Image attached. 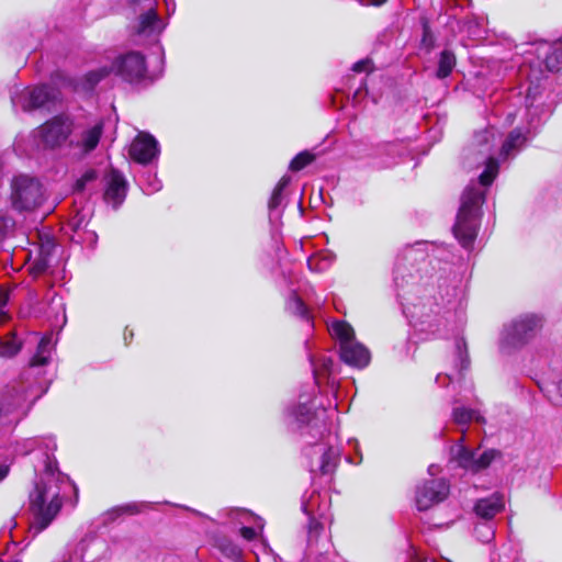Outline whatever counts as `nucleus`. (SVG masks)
I'll return each mask as SVG.
<instances>
[{
	"mask_svg": "<svg viewBox=\"0 0 562 562\" xmlns=\"http://www.w3.org/2000/svg\"><path fill=\"white\" fill-rule=\"evenodd\" d=\"M56 448L53 437L27 438L16 446L18 453L29 454L38 450L44 457V471L30 493V532L33 537L45 530L58 515L63 505L61 493L71 485L69 477L57 468Z\"/></svg>",
	"mask_w": 562,
	"mask_h": 562,
	"instance_id": "f257e3e1",
	"label": "nucleus"
},
{
	"mask_svg": "<svg viewBox=\"0 0 562 562\" xmlns=\"http://www.w3.org/2000/svg\"><path fill=\"white\" fill-rule=\"evenodd\" d=\"M484 200V191L475 183L469 184L462 194L453 233L464 248H470L476 237Z\"/></svg>",
	"mask_w": 562,
	"mask_h": 562,
	"instance_id": "f03ea898",
	"label": "nucleus"
},
{
	"mask_svg": "<svg viewBox=\"0 0 562 562\" xmlns=\"http://www.w3.org/2000/svg\"><path fill=\"white\" fill-rule=\"evenodd\" d=\"M146 71L145 57L140 53L131 52L117 57L110 68L101 67L88 72L85 77V88L93 89L101 79L112 72L125 81L139 82L146 78Z\"/></svg>",
	"mask_w": 562,
	"mask_h": 562,
	"instance_id": "7ed1b4c3",
	"label": "nucleus"
},
{
	"mask_svg": "<svg viewBox=\"0 0 562 562\" xmlns=\"http://www.w3.org/2000/svg\"><path fill=\"white\" fill-rule=\"evenodd\" d=\"M329 331L339 341L342 361L357 368H364L369 364L370 352L355 339L353 328L348 323L333 322Z\"/></svg>",
	"mask_w": 562,
	"mask_h": 562,
	"instance_id": "20e7f679",
	"label": "nucleus"
},
{
	"mask_svg": "<svg viewBox=\"0 0 562 562\" xmlns=\"http://www.w3.org/2000/svg\"><path fill=\"white\" fill-rule=\"evenodd\" d=\"M12 206L19 211H32L44 201V190L35 178L27 176L15 177L11 184Z\"/></svg>",
	"mask_w": 562,
	"mask_h": 562,
	"instance_id": "39448f33",
	"label": "nucleus"
},
{
	"mask_svg": "<svg viewBox=\"0 0 562 562\" xmlns=\"http://www.w3.org/2000/svg\"><path fill=\"white\" fill-rule=\"evenodd\" d=\"M541 327V319L536 315H524L506 326L503 342L509 347H519L529 341Z\"/></svg>",
	"mask_w": 562,
	"mask_h": 562,
	"instance_id": "423d86ee",
	"label": "nucleus"
},
{
	"mask_svg": "<svg viewBox=\"0 0 562 562\" xmlns=\"http://www.w3.org/2000/svg\"><path fill=\"white\" fill-rule=\"evenodd\" d=\"M102 134V122L76 125L70 132L69 146L82 156L88 155L97 148Z\"/></svg>",
	"mask_w": 562,
	"mask_h": 562,
	"instance_id": "0eeeda50",
	"label": "nucleus"
},
{
	"mask_svg": "<svg viewBox=\"0 0 562 562\" xmlns=\"http://www.w3.org/2000/svg\"><path fill=\"white\" fill-rule=\"evenodd\" d=\"M449 493V485L442 479H431L416 490V506L418 510H427L442 502Z\"/></svg>",
	"mask_w": 562,
	"mask_h": 562,
	"instance_id": "6e6552de",
	"label": "nucleus"
},
{
	"mask_svg": "<svg viewBox=\"0 0 562 562\" xmlns=\"http://www.w3.org/2000/svg\"><path fill=\"white\" fill-rule=\"evenodd\" d=\"M70 132V123L60 116H56L43 124L37 130L36 136L41 139L44 147L55 148L67 140Z\"/></svg>",
	"mask_w": 562,
	"mask_h": 562,
	"instance_id": "1a4fd4ad",
	"label": "nucleus"
},
{
	"mask_svg": "<svg viewBox=\"0 0 562 562\" xmlns=\"http://www.w3.org/2000/svg\"><path fill=\"white\" fill-rule=\"evenodd\" d=\"M54 98L53 90L48 86H38L24 89L19 95H12L14 108L21 106L23 111H32L44 106Z\"/></svg>",
	"mask_w": 562,
	"mask_h": 562,
	"instance_id": "9d476101",
	"label": "nucleus"
},
{
	"mask_svg": "<svg viewBox=\"0 0 562 562\" xmlns=\"http://www.w3.org/2000/svg\"><path fill=\"white\" fill-rule=\"evenodd\" d=\"M306 453L312 457L311 471H319L322 474L333 472L339 458L338 450L325 443H315Z\"/></svg>",
	"mask_w": 562,
	"mask_h": 562,
	"instance_id": "9b49d317",
	"label": "nucleus"
},
{
	"mask_svg": "<svg viewBox=\"0 0 562 562\" xmlns=\"http://www.w3.org/2000/svg\"><path fill=\"white\" fill-rule=\"evenodd\" d=\"M130 155L139 164H149L159 155L158 142L150 134L139 133L131 144Z\"/></svg>",
	"mask_w": 562,
	"mask_h": 562,
	"instance_id": "f8f14e48",
	"label": "nucleus"
},
{
	"mask_svg": "<svg viewBox=\"0 0 562 562\" xmlns=\"http://www.w3.org/2000/svg\"><path fill=\"white\" fill-rule=\"evenodd\" d=\"M127 183L121 172L111 169L105 176L104 200L114 209H117L126 196Z\"/></svg>",
	"mask_w": 562,
	"mask_h": 562,
	"instance_id": "ddd939ff",
	"label": "nucleus"
},
{
	"mask_svg": "<svg viewBox=\"0 0 562 562\" xmlns=\"http://www.w3.org/2000/svg\"><path fill=\"white\" fill-rule=\"evenodd\" d=\"M495 457V452L493 450L484 451L480 456H476V452L465 448L464 446H460L457 452V461L458 464L469 471L479 472L485 468H487L492 460Z\"/></svg>",
	"mask_w": 562,
	"mask_h": 562,
	"instance_id": "4468645a",
	"label": "nucleus"
},
{
	"mask_svg": "<svg viewBox=\"0 0 562 562\" xmlns=\"http://www.w3.org/2000/svg\"><path fill=\"white\" fill-rule=\"evenodd\" d=\"M165 27L162 20L157 15L156 11L150 8L138 18L135 31L138 35L149 37L158 35Z\"/></svg>",
	"mask_w": 562,
	"mask_h": 562,
	"instance_id": "2eb2a0df",
	"label": "nucleus"
},
{
	"mask_svg": "<svg viewBox=\"0 0 562 562\" xmlns=\"http://www.w3.org/2000/svg\"><path fill=\"white\" fill-rule=\"evenodd\" d=\"M504 508V498L501 494H493L491 497L476 502L474 510L483 519L490 520Z\"/></svg>",
	"mask_w": 562,
	"mask_h": 562,
	"instance_id": "dca6fc26",
	"label": "nucleus"
},
{
	"mask_svg": "<svg viewBox=\"0 0 562 562\" xmlns=\"http://www.w3.org/2000/svg\"><path fill=\"white\" fill-rule=\"evenodd\" d=\"M526 143L527 135L522 133L521 130L516 128L512 131L502 146L501 157L503 159L514 157L518 151L521 150Z\"/></svg>",
	"mask_w": 562,
	"mask_h": 562,
	"instance_id": "f3484780",
	"label": "nucleus"
},
{
	"mask_svg": "<svg viewBox=\"0 0 562 562\" xmlns=\"http://www.w3.org/2000/svg\"><path fill=\"white\" fill-rule=\"evenodd\" d=\"M293 422L301 428L303 425L311 426L312 428L317 427V420L319 419L317 413H312L311 408L306 404L300 405L297 408L290 413Z\"/></svg>",
	"mask_w": 562,
	"mask_h": 562,
	"instance_id": "a211bd4d",
	"label": "nucleus"
},
{
	"mask_svg": "<svg viewBox=\"0 0 562 562\" xmlns=\"http://www.w3.org/2000/svg\"><path fill=\"white\" fill-rule=\"evenodd\" d=\"M286 308L290 313L301 317L303 321H305L308 326L313 325V317L307 308V306L304 304V302L297 296L295 292L291 295L286 303Z\"/></svg>",
	"mask_w": 562,
	"mask_h": 562,
	"instance_id": "6ab92c4d",
	"label": "nucleus"
},
{
	"mask_svg": "<svg viewBox=\"0 0 562 562\" xmlns=\"http://www.w3.org/2000/svg\"><path fill=\"white\" fill-rule=\"evenodd\" d=\"M52 352V337L45 336L41 339L36 353L31 359V367L45 366L50 357Z\"/></svg>",
	"mask_w": 562,
	"mask_h": 562,
	"instance_id": "aec40b11",
	"label": "nucleus"
},
{
	"mask_svg": "<svg viewBox=\"0 0 562 562\" xmlns=\"http://www.w3.org/2000/svg\"><path fill=\"white\" fill-rule=\"evenodd\" d=\"M456 67V56L450 50H443L440 54L439 63H438V69H437V77L440 79H443L448 77L453 68Z\"/></svg>",
	"mask_w": 562,
	"mask_h": 562,
	"instance_id": "412c9836",
	"label": "nucleus"
},
{
	"mask_svg": "<svg viewBox=\"0 0 562 562\" xmlns=\"http://www.w3.org/2000/svg\"><path fill=\"white\" fill-rule=\"evenodd\" d=\"M497 173H498L497 160L492 156L487 157V159L485 160V169L480 175V184L483 187L490 186L493 182V180L495 179V177L497 176Z\"/></svg>",
	"mask_w": 562,
	"mask_h": 562,
	"instance_id": "4be33fe9",
	"label": "nucleus"
},
{
	"mask_svg": "<svg viewBox=\"0 0 562 562\" xmlns=\"http://www.w3.org/2000/svg\"><path fill=\"white\" fill-rule=\"evenodd\" d=\"M453 420L456 424L463 426L470 423L471 420H476L479 423L483 422V417L473 409H468L465 407H457L453 409Z\"/></svg>",
	"mask_w": 562,
	"mask_h": 562,
	"instance_id": "5701e85b",
	"label": "nucleus"
},
{
	"mask_svg": "<svg viewBox=\"0 0 562 562\" xmlns=\"http://www.w3.org/2000/svg\"><path fill=\"white\" fill-rule=\"evenodd\" d=\"M21 348V344L15 339L14 336H9L5 339L0 337V356L12 357Z\"/></svg>",
	"mask_w": 562,
	"mask_h": 562,
	"instance_id": "b1692460",
	"label": "nucleus"
},
{
	"mask_svg": "<svg viewBox=\"0 0 562 562\" xmlns=\"http://www.w3.org/2000/svg\"><path fill=\"white\" fill-rule=\"evenodd\" d=\"M313 158V155L307 151L300 153L292 159L290 169L293 171H299L312 162Z\"/></svg>",
	"mask_w": 562,
	"mask_h": 562,
	"instance_id": "393cba45",
	"label": "nucleus"
},
{
	"mask_svg": "<svg viewBox=\"0 0 562 562\" xmlns=\"http://www.w3.org/2000/svg\"><path fill=\"white\" fill-rule=\"evenodd\" d=\"M323 526L315 518H311L308 522V547L313 548L317 543Z\"/></svg>",
	"mask_w": 562,
	"mask_h": 562,
	"instance_id": "a878e982",
	"label": "nucleus"
},
{
	"mask_svg": "<svg viewBox=\"0 0 562 562\" xmlns=\"http://www.w3.org/2000/svg\"><path fill=\"white\" fill-rule=\"evenodd\" d=\"M319 361L321 363H316L313 359H311L315 380H318L319 375L329 373L333 366V361L329 358L323 357Z\"/></svg>",
	"mask_w": 562,
	"mask_h": 562,
	"instance_id": "bb28decb",
	"label": "nucleus"
},
{
	"mask_svg": "<svg viewBox=\"0 0 562 562\" xmlns=\"http://www.w3.org/2000/svg\"><path fill=\"white\" fill-rule=\"evenodd\" d=\"M475 533L482 542H488L494 537V529L490 522L477 524L475 526Z\"/></svg>",
	"mask_w": 562,
	"mask_h": 562,
	"instance_id": "cd10ccee",
	"label": "nucleus"
},
{
	"mask_svg": "<svg viewBox=\"0 0 562 562\" xmlns=\"http://www.w3.org/2000/svg\"><path fill=\"white\" fill-rule=\"evenodd\" d=\"M98 178V173L95 170L90 169L87 170L77 181L75 184V190L82 191L86 189V187L90 183L95 181Z\"/></svg>",
	"mask_w": 562,
	"mask_h": 562,
	"instance_id": "c85d7f7f",
	"label": "nucleus"
},
{
	"mask_svg": "<svg viewBox=\"0 0 562 562\" xmlns=\"http://www.w3.org/2000/svg\"><path fill=\"white\" fill-rule=\"evenodd\" d=\"M142 189L147 194H153L161 189V182L156 178L148 176L147 181H142Z\"/></svg>",
	"mask_w": 562,
	"mask_h": 562,
	"instance_id": "c756f323",
	"label": "nucleus"
},
{
	"mask_svg": "<svg viewBox=\"0 0 562 562\" xmlns=\"http://www.w3.org/2000/svg\"><path fill=\"white\" fill-rule=\"evenodd\" d=\"M239 515L241 517V521L243 522L255 524L258 527V529L260 531H262V529H263V520L260 517L255 516V515H252L251 513H249L247 510H240Z\"/></svg>",
	"mask_w": 562,
	"mask_h": 562,
	"instance_id": "7c9ffc66",
	"label": "nucleus"
},
{
	"mask_svg": "<svg viewBox=\"0 0 562 562\" xmlns=\"http://www.w3.org/2000/svg\"><path fill=\"white\" fill-rule=\"evenodd\" d=\"M9 300L8 291L0 289V324L3 323L8 318V314L4 311V306L7 305Z\"/></svg>",
	"mask_w": 562,
	"mask_h": 562,
	"instance_id": "2f4dec72",
	"label": "nucleus"
},
{
	"mask_svg": "<svg viewBox=\"0 0 562 562\" xmlns=\"http://www.w3.org/2000/svg\"><path fill=\"white\" fill-rule=\"evenodd\" d=\"M307 265L312 271H322L329 265V261L318 260L316 257H312L307 260Z\"/></svg>",
	"mask_w": 562,
	"mask_h": 562,
	"instance_id": "473e14b6",
	"label": "nucleus"
},
{
	"mask_svg": "<svg viewBox=\"0 0 562 562\" xmlns=\"http://www.w3.org/2000/svg\"><path fill=\"white\" fill-rule=\"evenodd\" d=\"M14 222L8 216L0 215V239L12 228Z\"/></svg>",
	"mask_w": 562,
	"mask_h": 562,
	"instance_id": "72a5a7b5",
	"label": "nucleus"
},
{
	"mask_svg": "<svg viewBox=\"0 0 562 562\" xmlns=\"http://www.w3.org/2000/svg\"><path fill=\"white\" fill-rule=\"evenodd\" d=\"M456 347L460 357L461 369H465L468 367V357L465 352H463V348H465V342L462 339H460L457 341Z\"/></svg>",
	"mask_w": 562,
	"mask_h": 562,
	"instance_id": "f704fd0d",
	"label": "nucleus"
},
{
	"mask_svg": "<svg viewBox=\"0 0 562 562\" xmlns=\"http://www.w3.org/2000/svg\"><path fill=\"white\" fill-rule=\"evenodd\" d=\"M282 202V191L280 189H274L272 195L269 200V209L276 210Z\"/></svg>",
	"mask_w": 562,
	"mask_h": 562,
	"instance_id": "c9c22d12",
	"label": "nucleus"
},
{
	"mask_svg": "<svg viewBox=\"0 0 562 562\" xmlns=\"http://www.w3.org/2000/svg\"><path fill=\"white\" fill-rule=\"evenodd\" d=\"M86 216L81 213H77L69 222V225L74 231L80 229L82 226L86 225Z\"/></svg>",
	"mask_w": 562,
	"mask_h": 562,
	"instance_id": "e433bc0d",
	"label": "nucleus"
},
{
	"mask_svg": "<svg viewBox=\"0 0 562 562\" xmlns=\"http://www.w3.org/2000/svg\"><path fill=\"white\" fill-rule=\"evenodd\" d=\"M370 69H371V60L370 59L359 60L352 67V70L356 72L369 71Z\"/></svg>",
	"mask_w": 562,
	"mask_h": 562,
	"instance_id": "4c0bfd02",
	"label": "nucleus"
},
{
	"mask_svg": "<svg viewBox=\"0 0 562 562\" xmlns=\"http://www.w3.org/2000/svg\"><path fill=\"white\" fill-rule=\"evenodd\" d=\"M493 136H494V134H493L492 130H485L475 135V142L481 145L483 143L488 142V139Z\"/></svg>",
	"mask_w": 562,
	"mask_h": 562,
	"instance_id": "58836bf2",
	"label": "nucleus"
},
{
	"mask_svg": "<svg viewBox=\"0 0 562 562\" xmlns=\"http://www.w3.org/2000/svg\"><path fill=\"white\" fill-rule=\"evenodd\" d=\"M240 535L246 540H252L257 537V531L252 527H241Z\"/></svg>",
	"mask_w": 562,
	"mask_h": 562,
	"instance_id": "ea45409f",
	"label": "nucleus"
},
{
	"mask_svg": "<svg viewBox=\"0 0 562 562\" xmlns=\"http://www.w3.org/2000/svg\"><path fill=\"white\" fill-rule=\"evenodd\" d=\"M357 1L360 2L362 5L380 7V5L384 4L387 0H357Z\"/></svg>",
	"mask_w": 562,
	"mask_h": 562,
	"instance_id": "a19ab883",
	"label": "nucleus"
},
{
	"mask_svg": "<svg viewBox=\"0 0 562 562\" xmlns=\"http://www.w3.org/2000/svg\"><path fill=\"white\" fill-rule=\"evenodd\" d=\"M289 183H290V178L284 176L280 179V181L278 182V184L274 189H280V191L283 192V190L289 186Z\"/></svg>",
	"mask_w": 562,
	"mask_h": 562,
	"instance_id": "79ce46f5",
	"label": "nucleus"
},
{
	"mask_svg": "<svg viewBox=\"0 0 562 562\" xmlns=\"http://www.w3.org/2000/svg\"><path fill=\"white\" fill-rule=\"evenodd\" d=\"M240 550L236 546H229L227 548V555L237 558L239 557Z\"/></svg>",
	"mask_w": 562,
	"mask_h": 562,
	"instance_id": "37998d69",
	"label": "nucleus"
},
{
	"mask_svg": "<svg viewBox=\"0 0 562 562\" xmlns=\"http://www.w3.org/2000/svg\"><path fill=\"white\" fill-rule=\"evenodd\" d=\"M9 473V467L0 464V481H2Z\"/></svg>",
	"mask_w": 562,
	"mask_h": 562,
	"instance_id": "c03bdc74",
	"label": "nucleus"
},
{
	"mask_svg": "<svg viewBox=\"0 0 562 562\" xmlns=\"http://www.w3.org/2000/svg\"><path fill=\"white\" fill-rule=\"evenodd\" d=\"M26 401H27L26 394L19 396V398L14 403V407H21L23 405V403H25Z\"/></svg>",
	"mask_w": 562,
	"mask_h": 562,
	"instance_id": "a18cd8bd",
	"label": "nucleus"
},
{
	"mask_svg": "<svg viewBox=\"0 0 562 562\" xmlns=\"http://www.w3.org/2000/svg\"><path fill=\"white\" fill-rule=\"evenodd\" d=\"M400 269L396 268L395 269V272H394V282L396 284V286H402L403 285V282H400Z\"/></svg>",
	"mask_w": 562,
	"mask_h": 562,
	"instance_id": "49530a36",
	"label": "nucleus"
},
{
	"mask_svg": "<svg viewBox=\"0 0 562 562\" xmlns=\"http://www.w3.org/2000/svg\"><path fill=\"white\" fill-rule=\"evenodd\" d=\"M124 508L131 514L138 512L137 505L135 504H128Z\"/></svg>",
	"mask_w": 562,
	"mask_h": 562,
	"instance_id": "de8ad7c7",
	"label": "nucleus"
},
{
	"mask_svg": "<svg viewBox=\"0 0 562 562\" xmlns=\"http://www.w3.org/2000/svg\"><path fill=\"white\" fill-rule=\"evenodd\" d=\"M436 380H437L438 383H445L446 380H449V376L448 375L438 374Z\"/></svg>",
	"mask_w": 562,
	"mask_h": 562,
	"instance_id": "09e8293b",
	"label": "nucleus"
},
{
	"mask_svg": "<svg viewBox=\"0 0 562 562\" xmlns=\"http://www.w3.org/2000/svg\"><path fill=\"white\" fill-rule=\"evenodd\" d=\"M438 471V467L435 465V464H431L429 465L428 468V472L431 474V475H435V473Z\"/></svg>",
	"mask_w": 562,
	"mask_h": 562,
	"instance_id": "8fccbe9b",
	"label": "nucleus"
},
{
	"mask_svg": "<svg viewBox=\"0 0 562 562\" xmlns=\"http://www.w3.org/2000/svg\"><path fill=\"white\" fill-rule=\"evenodd\" d=\"M558 390H559V392H560V394H561V396H562V381L560 382V384H559V386H558Z\"/></svg>",
	"mask_w": 562,
	"mask_h": 562,
	"instance_id": "3c124183",
	"label": "nucleus"
},
{
	"mask_svg": "<svg viewBox=\"0 0 562 562\" xmlns=\"http://www.w3.org/2000/svg\"><path fill=\"white\" fill-rule=\"evenodd\" d=\"M531 97V88H528V91H527V99H529Z\"/></svg>",
	"mask_w": 562,
	"mask_h": 562,
	"instance_id": "603ef678",
	"label": "nucleus"
},
{
	"mask_svg": "<svg viewBox=\"0 0 562 562\" xmlns=\"http://www.w3.org/2000/svg\"><path fill=\"white\" fill-rule=\"evenodd\" d=\"M426 38H427V31L425 30V33H424V40H423V41L425 42V41H426Z\"/></svg>",
	"mask_w": 562,
	"mask_h": 562,
	"instance_id": "864d4df0",
	"label": "nucleus"
}]
</instances>
